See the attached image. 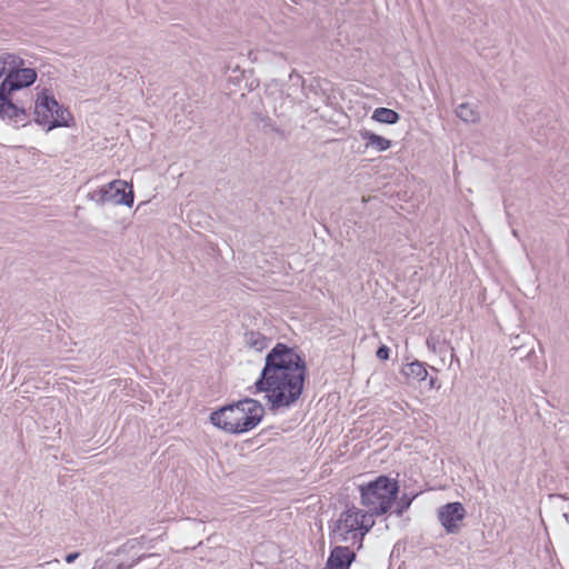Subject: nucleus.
I'll use <instances>...</instances> for the list:
<instances>
[{"instance_id":"nucleus-1","label":"nucleus","mask_w":569,"mask_h":569,"mask_svg":"<svg viewBox=\"0 0 569 569\" xmlns=\"http://www.w3.org/2000/svg\"><path fill=\"white\" fill-rule=\"evenodd\" d=\"M307 378L303 357L284 343L278 342L267 353L264 366L254 386L264 392L271 411L289 408L300 398Z\"/></svg>"},{"instance_id":"nucleus-2","label":"nucleus","mask_w":569,"mask_h":569,"mask_svg":"<svg viewBox=\"0 0 569 569\" xmlns=\"http://www.w3.org/2000/svg\"><path fill=\"white\" fill-rule=\"evenodd\" d=\"M14 62L8 64L7 77L0 84V119L14 126L26 127L31 122V102L13 100L12 94L23 88L30 87L37 79L32 68H26L24 61L13 54Z\"/></svg>"},{"instance_id":"nucleus-3","label":"nucleus","mask_w":569,"mask_h":569,"mask_svg":"<svg viewBox=\"0 0 569 569\" xmlns=\"http://www.w3.org/2000/svg\"><path fill=\"white\" fill-rule=\"evenodd\" d=\"M264 407L254 399L246 398L211 412L213 426L229 433H243L253 429L263 418Z\"/></svg>"},{"instance_id":"nucleus-4","label":"nucleus","mask_w":569,"mask_h":569,"mask_svg":"<svg viewBox=\"0 0 569 569\" xmlns=\"http://www.w3.org/2000/svg\"><path fill=\"white\" fill-rule=\"evenodd\" d=\"M399 492L397 481L387 476L360 486L361 505L376 515H385L392 507Z\"/></svg>"},{"instance_id":"nucleus-5","label":"nucleus","mask_w":569,"mask_h":569,"mask_svg":"<svg viewBox=\"0 0 569 569\" xmlns=\"http://www.w3.org/2000/svg\"><path fill=\"white\" fill-rule=\"evenodd\" d=\"M358 515V508L355 506L342 511L330 531V539L339 542H351L358 547V539L360 538Z\"/></svg>"},{"instance_id":"nucleus-6","label":"nucleus","mask_w":569,"mask_h":569,"mask_svg":"<svg viewBox=\"0 0 569 569\" xmlns=\"http://www.w3.org/2000/svg\"><path fill=\"white\" fill-rule=\"evenodd\" d=\"M466 517V509L460 502H449L438 509V519L447 533H458Z\"/></svg>"},{"instance_id":"nucleus-7","label":"nucleus","mask_w":569,"mask_h":569,"mask_svg":"<svg viewBox=\"0 0 569 569\" xmlns=\"http://www.w3.org/2000/svg\"><path fill=\"white\" fill-rule=\"evenodd\" d=\"M58 107V101L51 97L42 93L38 96L34 108V121L41 126H50V120H53L54 108Z\"/></svg>"},{"instance_id":"nucleus-8","label":"nucleus","mask_w":569,"mask_h":569,"mask_svg":"<svg viewBox=\"0 0 569 569\" xmlns=\"http://www.w3.org/2000/svg\"><path fill=\"white\" fill-rule=\"evenodd\" d=\"M357 555L347 546H336L327 559L323 569H350Z\"/></svg>"},{"instance_id":"nucleus-9","label":"nucleus","mask_w":569,"mask_h":569,"mask_svg":"<svg viewBox=\"0 0 569 569\" xmlns=\"http://www.w3.org/2000/svg\"><path fill=\"white\" fill-rule=\"evenodd\" d=\"M104 187L106 190H108L109 202L124 204L128 207L133 204V192L131 189L129 192H126V188L128 187L126 181L113 180Z\"/></svg>"},{"instance_id":"nucleus-10","label":"nucleus","mask_w":569,"mask_h":569,"mask_svg":"<svg viewBox=\"0 0 569 569\" xmlns=\"http://www.w3.org/2000/svg\"><path fill=\"white\" fill-rule=\"evenodd\" d=\"M360 138L366 141L367 148H373L377 151H386L391 147V141L369 130L359 131Z\"/></svg>"},{"instance_id":"nucleus-11","label":"nucleus","mask_w":569,"mask_h":569,"mask_svg":"<svg viewBox=\"0 0 569 569\" xmlns=\"http://www.w3.org/2000/svg\"><path fill=\"white\" fill-rule=\"evenodd\" d=\"M358 517H359V527H360V538L358 539V550L362 548V542L365 539V536L375 526V519L373 517L377 516L376 513H372L370 510L367 509V511H363L361 509H358Z\"/></svg>"},{"instance_id":"nucleus-12","label":"nucleus","mask_w":569,"mask_h":569,"mask_svg":"<svg viewBox=\"0 0 569 569\" xmlns=\"http://www.w3.org/2000/svg\"><path fill=\"white\" fill-rule=\"evenodd\" d=\"M72 121L73 117L71 112L58 103V107L54 108L53 120H50V126L47 128V131L58 127H70Z\"/></svg>"},{"instance_id":"nucleus-13","label":"nucleus","mask_w":569,"mask_h":569,"mask_svg":"<svg viewBox=\"0 0 569 569\" xmlns=\"http://www.w3.org/2000/svg\"><path fill=\"white\" fill-rule=\"evenodd\" d=\"M401 371L407 378L416 381H423L428 376V371L423 363L419 361L407 363Z\"/></svg>"},{"instance_id":"nucleus-14","label":"nucleus","mask_w":569,"mask_h":569,"mask_svg":"<svg viewBox=\"0 0 569 569\" xmlns=\"http://www.w3.org/2000/svg\"><path fill=\"white\" fill-rule=\"evenodd\" d=\"M244 343L251 349L262 351L268 347L269 339L258 331H247L244 333Z\"/></svg>"},{"instance_id":"nucleus-15","label":"nucleus","mask_w":569,"mask_h":569,"mask_svg":"<svg viewBox=\"0 0 569 569\" xmlns=\"http://www.w3.org/2000/svg\"><path fill=\"white\" fill-rule=\"evenodd\" d=\"M372 119L387 124H395L399 121L400 114L389 108H377L372 113Z\"/></svg>"},{"instance_id":"nucleus-16","label":"nucleus","mask_w":569,"mask_h":569,"mask_svg":"<svg viewBox=\"0 0 569 569\" xmlns=\"http://www.w3.org/2000/svg\"><path fill=\"white\" fill-rule=\"evenodd\" d=\"M457 117L465 121L476 123L479 121V112L468 102L460 103L456 109Z\"/></svg>"},{"instance_id":"nucleus-17","label":"nucleus","mask_w":569,"mask_h":569,"mask_svg":"<svg viewBox=\"0 0 569 569\" xmlns=\"http://www.w3.org/2000/svg\"><path fill=\"white\" fill-rule=\"evenodd\" d=\"M90 199L96 201L98 204H104L106 202H109L108 198V190H106V187H101L100 189L91 192L89 194Z\"/></svg>"},{"instance_id":"nucleus-18","label":"nucleus","mask_w":569,"mask_h":569,"mask_svg":"<svg viewBox=\"0 0 569 569\" xmlns=\"http://www.w3.org/2000/svg\"><path fill=\"white\" fill-rule=\"evenodd\" d=\"M10 62H14L12 53H3L0 56V78L2 76L7 77L9 70L8 64H10Z\"/></svg>"},{"instance_id":"nucleus-19","label":"nucleus","mask_w":569,"mask_h":569,"mask_svg":"<svg viewBox=\"0 0 569 569\" xmlns=\"http://www.w3.org/2000/svg\"><path fill=\"white\" fill-rule=\"evenodd\" d=\"M143 539H144V537L129 539L126 543H123L119 548V552H121V551L124 552V551L132 550V549L139 547Z\"/></svg>"},{"instance_id":"nucleus-20","label":"nucleus","mask_w":569,"mask_h":569,"mask_svg":"<svg viewBox=\"0 0 569 569\" xmlns=\"http://www.w3.org/2000/svg\"><path fill=\"white\" fill-rule=\"evenodd\" d=\"M411 500L403 496L400 501L397 503V508L395 512L398 516H401L409 507H410Z\"/></svg>"},{"instance_id":"nucleus-21","label":"nucleus","mask_w":569,"mask_h":569,"mask_svg":"<svg viewBox=\"0 0 569 569\" xmlns=\"http://www.w3.org/2000/svg\"><path fill=\"white\" fill-rule=\"evenodd\" d=\"M390 349L382 345L378 348L376 356L380 360H388L389 359Z\"/></svg>"},{"instance_id":"nucleus-22","label":"nucleus","mask_w":569,"mask_h":569,"mask_svg":"<svg viewBox=\"0 0 569 569\" xmlns=\"http://www.w3.org/2000/svg\"><path fill=\"white\" fill-rule=\"evenodd\" d=\"M153 556H157L156 553H151V555H141L139 556L132 563H130L129 566L127 567H123V565H119V569H130L132 568L136 563H138L139 561H141L142 559L147 558V557H153Z\"/></svg>"},{"instance_id":"nucleus-23","label":"nucleus","mask_w":569,"mask_h":569,"mask_svg":"<svg viewBox=\"0 0 569 569\" xmlns=\"http://www.w3.org/2000/svg\"><path fill=\"white\" fill-rule=\"evenodd\" d=\"M79 555H80L79 552L68 553V555L66 556V561H67L68 563H72V562H73V561L79 557Z\"/></svg>"}]
</instances>
